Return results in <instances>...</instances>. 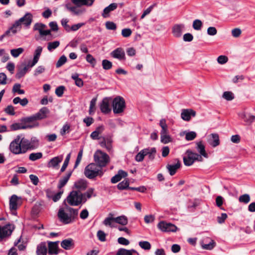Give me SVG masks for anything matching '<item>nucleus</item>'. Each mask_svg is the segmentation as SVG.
Instances as JSON below:
<instances>
[{
  "label": "nucleus",
  "instance_id": "f257e3e1",
  "mask_svg": "<svg viewBox=\"0 0 255 255\" xmlns=\"http://www.w3.org/2000/svg\"><path fill=\"white\" fill-rule=\"evenodd\" d=\"M23 137L17 135L10 143L9 149L14 154H23L26 152L25 144Z\"/></svg>",
  "mask_w": 255,
  "mask_h": 255
},
{
  "label": "nucleus",
  "instance_id": "f03ea898",
  "mask_svg": "<svg viewBox=\"0 0 255 255\" xmlns=\"http://www.w3.org/2000/svg\"><path fill=\"white\" fill-rule=\"evenodd\" d=\"M32 21V15L29 12L25 14L18 20H16L11 26V29L13 30V34L16 33L18 31L20 30L21 25L26 28H28Z\"/></svg>",
  "mask_w": 255,
  "mask_h": 255
},
{
  "label": "nucleus",
  "instance_id": "7ed1b4c3",
  "mask_svg": "<svg viewBox=\"0 0 255 255\" xmlns=\"http://www.w3.org/2000/svg\"><path fill=\"white\" fill-rule=\"evenodd\" d=\"M67 201L71 206H78L82 203H85L87 198L83 199L82 193L80 191H72L67 197Z\"/></svg>",
  "mask_w": 255,
  "mask_h": 255
},
{
  "label": "nucleus",
  "instance_id": "20e7f679",
  "mask_svg": "<svg viewBox=\"0 0 255 255\" xmlns=\"http://www.w3.org/2000/svg\"><path fill=\"white\" fill-rule=\"evenodd\" d=\"M95 162L102 168L105 167L110 161L109 156L100 150H97L94 155Z\"/></svg>",
  "mask_w": 255,
  "mask_h": 255
},
{
  "label": "nucleus",
  "instance_id": "39448f33",
  "mask_svg": "<svg viewBox=\"0 0 255 255\" xmlns=\"http://www.w3.org/2000/svg\"><path fill=\"white\" fill-rule=\"evenodd\" d=\"M186 154V155L183 157V162L186 166L192 165L195 161H203V158L200 155L192 151L191 150H187Z\"/></svg>",
  "mask_w": 255,
  "mask_h": 255
},
{
  "label": "nucleus",
  "instance_id": "423d86ee",
  "mask_svg": "<svg viewBox=\"0 0 255 255\" xmlns=\"http://www.w3.org/2000/svg\"><path fill=\"white\" fill-rule=\"evenodd\" d=\"M112 106L114 114H118L123 113L126 108L124 99L120 96L116 97L113 100Z\"/></svg>",
  "mask_w": 255,
  "mask_h": 255
},
{
  "label": "nucleus",
  "instance_id": "0eeeda50",
  "mask_svg": "<svg viewBox=\"0 0 255 255\" xmlns=\"http://www.w3.org/2000/svg\"><path fill=\"white\" fill-rule=\"evenodd\" d=\"M84 173L85 175H102L104 173V171L95 162L88 165L85 167Z\"/></svg>",
  "mask_w": 255,
  "mask_h": 255
},
{
  "label": "nucleus",
  "instance_id": "6e6552de",
  "mask_svg": "<svg viewBox=\"0 0 255 255\" xmlns=\"http://www.w3.org/2000/svg\"><path fill=\"white\" fill-rule=\"evenodd\" d=\"M14 229V226L10 224H7L3 226H0V241L9 237Z\"/></svg>",
  "mask_w": 255,
  "mask_h": 255
},
{
  "label": "nucleus",
  "instance_id": "1a4fd4ad",
  "mask_svg": "<svg viewBox=\"0 0 255 255\" xmlns=\"http://www.w3.org/2000/svg\"><path fill=\"white\" fill-rule=\"evenodd\" d=\"M65 7L68 11L71 12L72 14L75 15H81L86 11V8L81 5L71 6L70 4H67Z\"/></svg>",
  "mask_w": 255,
  "mask_h": 255
},
{
  "label": "nucleus",
  "instance_id": "9d476101",
  "mask_svg": "<svg viewBox=\"0 0 255 255\" xmlns=\"http://www.w3.org/2000/svg\"><path fill=\"white\" fill-rule=\"evenodd\" d=\"M112 101V98H104L100 104V108L102 113L104 114H108L111 111L110 103Z\"/></svg>",
  "mask_w": 255,
  "mask_h": 255
},
{
  "label": "nucleus",
  "instance_id": "9b49d317",
  "mask_svg": "<svg viewBox=\"0 0 255 255\" xmlns=\"http://www.w3.org/2000/svg\"><path fill=\"white\" fill-rule=\"evenodd\" d=\"M24 142L26 145L25 148L26 152L29 150H33L37 148L39 146V140L35 137H33L31 138L30 140H29L24 137H23Z\"/></svg>",
  "mask_w": 255,
  "mask_h": 255
},
{
  "label": "nucleus",
  "instance_id": "f8f14e48",
  "mask_svg": "<svg viewBox=\"0 0 255 255\" xmlns=\"http://www.w3.org/2000/svg\"><path fill=\"white\" fill-rule=\"evenodd\" d=\"M158 228L162 232H175L177 227L171 223H167L164 221L160 222L157 225Z\"/></svg>",
  "mask_w": 255,
  "mask_h": 255
},
{
  "label": "nucleus",
  "instance_id": "ddd939ff",
  "mask_svg": "<svg viewBox=\"0 0 255 255\" xmlns=\"http://www.w3.org/2000/svg\"><path fill=\"white\" fill-rule=\"evenodd\" d=\"M39 126L38 123H34L30 125H24L22 122L21 123H14L10 126V129L11 131L16 130L20 129L32 128Z\"/></svg>",
  "mask_w": 255,
  "mask_h": 255
},
{
  "label": "nucleus",
  "instance_id": "4468645a",
  "mask_svg": "<svg viewBox=\"0 0 255 255\" xmlns=\"http://www.w3.org/2000/svg\"><path fill=\"white\" fill-rule=\"evenodd\" d=\"M59 220L64 224H69L72 223V219L63 209H60L57 214Z\"/></svg>",
  "mask_w": 255,
  "mask_h": 255
},
{
  "label": "nucleus",
  "instance_id": "2eb2a0df",
  "mask_svg": "<svg viewBox=\"0 0 255 255\" xmlns=\"http://www.w3.org/2000/svg\"><path fill=\"white\" fill-rule=\"evenodd\" d=\"M112 57L117 59L120 61L126 59V55L124 49L122 47H118L110 53Z\"/></svg>",
  "mask_w": 255,
  "mask_h": 255
},
{
  "label": "nucleus",
  "instance_id": "dca6fc26",
  "mask_svg": "<svg viewBox=\"0 0 255 255\" xmlns=\"http://www.w3.org/2000/svg\"><path fill=\"white\" fill-rule=\"evenodd\" d=\"M185 30V25L184 24H176L173 25L172 28V33L175 37H180L182 32Z\"/></svg>",
  "mask_w": 255,
  "mask_h": 255
},
{
  "label": "nucleus",
  "instance_id": "f3484780",
  "mask_svg": "<svg viewBox=\"0 0 255 255\" xmlns=\"http://www.w3.org/2000/svg\"><path fill=\"white\" fill-rule=\"evenodd\" d=\"M196 116V112L192 109H183L181 113V118L185 121H189L191 117H195Z\"/></svg>",
  "mask_w": 255,
  "mask_h": 255
},
{
  "label": "nucleus",
  "instance_id": "a211bd4d",
  "mask_svg": "<svg viewBox=\"0 0 255 255\" xmlns=\"http://www.w3.org/2000/svg\"><path fill=\"white\" fill-rule=\"evenodd\" d=\"M63 159L62 155L54 157L51 159L48 163V167H52L54 169L59 168V164L62 162Z\"/></svg>",
  "mask_w": 255,
  "mask_h": 255
},
{
  "label": "nucleus",
  "instance_id": "6ab92c4d",
  "mask_svg": "<svg viewBox=\"0 0 255 255\" xmlns=\"http://www.w3.org/2000/svg\"><path fill=\"white\" fill-rule=\"evenodd\" d=\"M49 113V110L47 107H44L40 109L39 111L34 115L37 120L38 121L47 118Z\"/></svg>",
  "mask_w": 255,
  "mask_h": 255
},
{
  "label": "nucleus",
  "instance_id": "aec40b11",
  "mask_svg": "<svg viewBox=\"0 0 255 255\" xmlns=\"http://www.w3.org/2000/svg\"><path fill=\"white\" fill-rule=\"evenodd\" d=\"M74 186L77 189V191L81 192L82 191L85 190L87 188L88 182L84 179H80L75 182Z\"/></svg>",
  "mask_w": 255,
  "mask_h": 255
},
{
  "label": "nucleus",
  "instance_id": "412c9836",
  "mask_svg": "<svg viewBox=\"0 0 255 255\" xmlns=\"http://www.w3.org/2000/svg\"><path fill=\"white\" fill-rule=\"evenodd\" d=\"M74 242L71 238L64 240L61 242V247L66 250H69L74 248Z\"/></svg>",
  "mask_w": 255,
  "mask_h": 255
},
{
  "label": "nucleus",
  "instance_id": "4be33fe9",
  "mask_svg": "<svg viewBox=\"0 0 255 255\" xmlns=\"http://www.w3.org/2000/svg\"><path fill=\"white\" fill-rule=\"evenodd\" d=\"M59 242H48V254L50 255H58Z\"/></svg>",
  "mask_w": 255,
  "mask_h": 255
},
{
  "label": "nucleus",
  "instance_id": "5701e85b",
  "mask_svg": "<svg viewBox=\"0 0 255 255\" xmlns=\"http://www.w3.org/2000/svg\"><path fill=\"white\" fill-rule=\"evenodd\" d=\"M176 163L168 164L167 165V168L168 169L169 174L171 175L175 174L176 172V170L180 167V161L178 159H176Z\"/></svg>",
  "mask_w": 255,
  "mask_h": 255
},
{
  "label": "nucleus",
  "instance_id": "b1692460",
  "mask_svg": "<svg viewBox=\"0 0 255 255\" xmlns=\"http://www.w3.org/2000/svg\"><path fill=\"white\" fill-rule=\"evenodd\" d=\"M104 129L105 127L103 125L97 127L95 130L91 133L90 137L94 140L99 139L100 138L99 135L103 132Z\"/></svg>",
  "mask_w": 255,
  "mask_h": 255
},
{
  "label": "nucleus",
  "instance_id": "393cba45",
  "mask_svg": "<svg viewBox=\"0 0 255 255\" xmlns=\"http://www.w3.org/2000/svg\"><path fill=\"white\" fill-rule=\"evenodd\" d=\"M47 249L45 242H41L39 244L36 249V254L37 255H46Z\"/></svg>",
  "mask_w": 255,
  "mask_h": 255
},
{
  "label": "nucleus",
  "instance_id": "a878e982",
  "mask_svg": "<svg viewBox=\"0 0 255 255\" xmlns=\"http://www.w3.org/2000/svg\"><path fill=\"white\" fill-rule=\"evenodd\" d=\"M38 121L35 115H33L29 117H25L21 119L20 121L24 125H32L34 123H38L36 121Z\"/></svg>",
  "mask_w": 255,
  "mask_h": 255
},
{
  "label": "nucleus",
  "instance_id": "bb28decb",
  "mask_svg": "<svg viewBox=\"0 0 255 255\" xmlns=\"http://www.w3.org/2000/svg\"><path fill=\"white\" fill-rule=\"evenodd\" d=\"M71 1L75 5L91 6L93 5L94 0H71Z\"/></svg>",
  "mask_w": 255,
  "mask_h": 255
},
{
  "label": "nucleus",
  "instance_id": "cd10ccee",
  "mask_svg": "<svg viewBox=\"0 0 255 255\" xmlns=\"http://www.w3.org/2000/svg\"><path fill=\"white\" fill-rule=\"evenodd\" d=\"M18 198L16 195L11 196L9 200V209L10 210H16L17 209V200Z\"/></svg>",
  "mask_w": 255,
  "mask_h": 255
},
{
  "label": "nucleus",
  "instance_id": "c85d7f7f",
  "mask_svg": "<svg viewBox=\"0 0 255 255\" xmlns=\"http://www.w3.org/2000/svg\"><path fill=\"white\" fill-rule=\"evenodd\" d=\"M197 150L199 152L201 156H203L206 158L208 157V154L205 151V147L202 141H199L197 143L196 146Z\"/></svg>",
  "mask_w": 255,
  "mask_h": 255
},
{
  "label": "nucleus",
  "instance_id": "c756f323",
  "mask_svg": "<svg viewBox=\"0 0 255 255\" xmlns=\"http://www.w3.org/2000/svg\"><path fill=\"white\" fill-rule=\"evenodd\" d=\"M117 4L116 3H112L109 6L104 8L102 15L104 17H106L111 11L116 9L117 7Z\"/></svg>",
  "mask_w": 255,
  "mask_h": 255
},
{
  "label": "nucleus",
  "instance_id": "7c9ffc66",
  "mask_svg": "<svg viewBox=\"0 0 255 255\" xmlns=\"http://www.w3.org/2000/svg\"><path fill=\"white\" fill-rule=\"evenodd\" d=\"M115 222L123 226H126L128 223V219L125 215L120 216L115 218Z\"/></svg>",
  "mask_w": 255,
  "mask_h": 255
},
{
  "label": "nucleus",
  "instance_id": "2f4dec72",
  "mask_svg": "<svg viewBox=\"0 0 255 255\" xmlns=\"http://www.w3.org/2000/svg\"><path fill=\"white\" fill-rule=\"evenodd\" d=\"M79 74L76 73L72 75L71 78L75 81V84L77 86L82 87L84 84L83 81L79 77Z\"/></svg>",
  "mask_w": 255,
  "mask_h": 255
},
{
  "label": "nucleus",
  "instance_id": "473e14b6",
  "mask_svg": "<svg viewBox=\"0 0 255 255\" xmlns=\"http://www.w3.org/2000/svg\"><path fill=\"white\" fill-rule=\"evenodd\" d=\"M202 248L204 250H212L216 245V243L214 240H210V241L207 243L205 244L204 241L201 243Z\"/></svg>",
  "mask_w": 255,
  "mask_h": 255
},
{
  "label": "nucleus",
  "instance_id": "72a5a7b5",
  "mask_svg": "<svg viewBox=\"0 0 255 255\" xmlns=\"http://www.w3.org/2000/svg\"><path fill=\"white\" fill-rule=\"evenodd\" d=\"M148 150L143 149L138 152L135 156V159L137 161L140 162L143 160L144 157L148 153Z\"/></svg>",
  "mask_w": 255,
  "mask_h": 255
},
{
  "label": "nucleus",
  "instance_id": "f704fd0d",
  "mask_svg": "<svg viewBox=\"0 0 255 255\" xmlns=\"http://www.w3.org/2000/svg\"><path fill=\"white\" fill-rule=\"evenodd\" d=\"M113 214L109 213V216L103 221V224L106 226L112 227V222H115V217H113Z\"/></svg>",
  "mask_w": 255,
  "mask_h": 255
},
{
  "label": "nucleus",
  "instance_id": "c9c22d12",
  "mask_svg": "<svg viewBox=\"0 0 255 255\" xmlns=\"http://www.w3.org/2000/svg\"><path fill=\"white\" fill-rule=\"evenodd\" d=\"M28 71V66H24L22 68H19L18 72L15 75L17 79H20L23 77Z\"/></svg>",
  "mask_w": 255,
  "mask_h": 255
},
{
  "label": "nucleus",
  "instance_id": "e433bc0d",
  "mask_svg": "<svg viewBox=\"0 0 255 255\" xmlns=\"http://www.w3.org/2000/svg\"><path fill=\"white\" fill-rule=\"evenodd\" d=\"M68 210L70 213V216L72 219V223L74 222L75 220L77 218L78 215V210L75 209L71 207H68L67 208Z\"/></svg>",
  "mask_w": 255,
  "mask_h": 255
},
{
  "label": "nucleus",
  "instance_id": "4c0bfd02",
  "mask_svg": "<svg viewBox=\"0 0 255 255\" xmlns=\"http://www.w3.org/2000/svg\"><path fill=\"white\" fill-rule=\"evenodd\" d=\"M94 188H90L88 189V190L84 193H82V195L83 196V199L85 198L90 199L92 197V196L94 197H95L96 195L94 193Z\"/></svg>",
  "mask_w": 255,
  "mask_h": 255
},
{
  "label": "nucleus",
  "instance_id": "58836bf2",
  "mask_svg": "<svg viewBox=\"0 0 255 255\" xmlns=\"http://www.w3.org/2000/svg\"><path fill=\"white\" fill-rule=\"evenodd\" d=\"M213 141L210 143L213 147H216L220 144L219 135L217 133H212L211 134Z\"/></svg>",
  "mask_w": 255,
  "mask_h": 255
},
{
  "label": "nucleus",
  "instance_id": "ea45409f",
  "mask_svg": "<svg viewBox=\"0 0 255 255\" xmlns=\"http://www.w3.org/2000/svg\"><path fill=\"white\" fill-rule=\"evenodd\" d=\"M46 27V25L42 23H36L34 24L33 27L34 30H37L39 31L40 35H41L44 29Z\"/></svg>",
  "mask_w": 255,
  "mask_h": 255
},
{
  "label": "nucleus",
  "instance_id": "a19ab883",
  "mask_svg": "<svg viewBox=\"0 0 255 255\" xmlns=\"http://www.w3.org/2000/svg\"><path fill=\"white\" fill-rule=\"evenodd\" d=\"M42 153L41 152L31 153L29 155V159L31 161H35L41 158Z\"/></svg>",
  "mask_w": 255,
  "mask_h": 255
},
{
  "label": "nucleus",
  "instance_id": "79ce46f5",
  "mask_svg": "<svg viewBox=\"0 0 255 255\" xmlns=\"http://www.w3.org/2000/svg\"><path fill=\"white\" fill-rule=\"evenodd\" d=\"M70 157H71V153H69V154H68L67 155L66 157L64 160V163L61 168V169H60L61 173H62L65 171V170H66V168L67 167L68 164L69 163Z\"/></svg>",
  "mask_w": 255,
  "mask_h": 255
},
{
  "label": "nucleus",
  "instance_id": "37998d69",
  "mask_svg": "<svg viewBox=\"0 0 255 255\" xmlns=\"http://www.w3.org/2000/svg\"><path fill=\"white\" fill-rule=\"evenodd\" d=\"M129 185V181L128 179H125L122 182H121L117 185V187L119 190H124L128 189Z\"/></svg>",
  "mask_w": 255,
  "mask_h": 255
},
{
  "label": "nucleus",
  "instance_id": "c03bdc74",
  "mask_svg": "<svg viewBox=\"0 0 255 255\" xmlns=\"http://www.w3.org/2000/svg\"><path fill=\"white\" fill-rule=\"evenodd\" d=\"M102 65L104 70H110L112 68V63L108 60L104 59L102 61Z\"/></svg>",
  "mask_w": 255,
  "mask_h": 255
},
{
  "label": "nucleus",
  "instance_id": "a18cd8bd",
  "mask_svg": "<svg viewBox=\"0 0 255 255\" xmlns=\"http://www.w3.org/2000/svg\"><path fill=\"white\" fill-rule=\"evenodd\" d=\"M24 51L22 48H18L16 49H13L10 50V53L11 55L14 57H17L21 54Z\"/></svg>",
  "mask_w": 255,
  "mask_h": 255
},
{
  "label": "nucleus",
  "instance_id": "49530a36",
  "mask_svg": "<svg viewBox=\"0 0 255 255\" xmlns=\"http://www.w3.org/2000/svg\"><path fill=\"white\" fill-rule=\"evenodd\" d=\"M42 51V47L41 46H38L34 51V62L35 61H38L39 57L41 55Z\"/></svg>",
  "mask_w": 255,
  "mask_h": 255
},
{
  "label": "nucleus",
  "instance_id": "de8ad7c7",
  "mask_svg": "<svg viewBox=\"0 0 255 255\" xmlns=\"http://www.w3.org/2000/svg\"><path fill=\"white\" fill-rule=\"evenodd\" d=\"M60 45V42L58 41H55L54 42H49L48 43L47 49L49 51H52L53 50L57 48Z\"/></svg>",
  "mask_w": 255,
  "mask_h": 255
},
{
  "label": "nucleus",
  "instance_id": "09e8293b",
  "mask_svg": "<svg viewBox=\"0 0 255 255\" xmlns=\"http://www.w3.org/2000/svg\"><path fill=\"white\" fill-rule=\"evenodd\" d=\"M96 101V98H93L90 102V108L89 110V113L90 115H93L95 113Z\"/></svg>",
  "mask_w": 255,
  "mask_h": 255
},
{
  "label": "nucleus",
  "instance_id": "8fccbe9b",
  "mask_svg": "<svg viewBox=\"0 0 255 255\" xmlns=\"http://www.w3.org/2000/svg\"><path fill=\"white\" fill-rule=\"evenodd\" d=\"M202 22L199 19H195L193 22V27L196 30H201L202 26Z\"/></svg>",
  "mask_w": 255,
  "mask_h": 255
},
{
  "label": "nucleus",
  "instance_id": "3c124183",
  "mask_svg": "<svg viewBox=\"0 0 255 255\" xmlns=\"http://www.w3.org/2000/svg\"><path fill=\"white\" fill-rule=\"evenodd\" d=\"M141 248L145 250H149L151 249V245L147 241H140L138 243Z\"/></svg>",
  "mask_w": 255,
  "mask_h": 255
},
{
  "label": "nucleus",
  "instance_id": "603ef678",
  "mask_svg": "<svg viewBox=\"0 0 255 255\" xmlns=\"http://www.w3.org/2000/svg\"><path fill=\"white\" fill-rule=\"evenodd\" d=\"M21 85L20 84H15L12 88V91L14 93H17L18 94H24L25 92L23 90L20 89Z\"/></svg>",
  "mask_w": 255,
  "mask_h": 255
},
{
  "label": "nucleus",
  "instance_id": "864d4df0",
  "mask_svg": "<svg viewBox=\"0 0 255 255\" xmlns=\"http://www.w3.org/2000/svg\"><path fill=\"white\" fill-rule=\"evenodd\" d=\"M197 136V134L195 131H189L185 132V139L187 140H192Z\"/></svg>",
  "mask_w": 255,
  "mask_h": 255
},
{
  "label": "nucleus",
  "instance_id": "5fc2aeb1",
  "mask_svg": "<svg viewBox=\"0 0 255 255\" xmlns=\"http://www.w3.org/2000/svg\"><path fill=\"white\" fill-rule=\"evenodd\" d=\"M239 200L241 203L245 204L248 203L250 201V197L249 195L247 194H244L240 196Z\"/></svg>",
  "mask_w": 255,
  "mask_h": 255
},
{
  "label": "nucleus",
  "instance_id": "6e6d98bb",
  "mask_svg": "<svg viewBox=\"0 0 255 255\" xmlns=\"http://www.w3.org/2000/svg\"><path fill=\"white\" fill-rule=\"evenodd\" d=\"M67 61V57L65 55L61 56L56 63L57 68L60 67L64 65Z\"/></svg>",
  "mask_w": 255,
  "mask_h": 255
},
{
  "label": "nucleus",
  "instance_id": "4d7b16f0",
  "mask_svg": "<svg viewBox=\"0 0 255 255\" xmlns=\"http://www.w3.org/2000/svg\"><path fill=\"white\" fill-rule=\"evenodd\" d=\"M70 177V176H64L63 179H60L59 182V184L58 185V188L61 189L64 187L68 181Z\"/></svg>",
  "mask_w": 255,
  "mask_h": 255
},
{
  "label": "nucleus",
  "instance_id": "13d9d810",
  "mask_svg": "<svg viewBox=\"0 0 255 255\" xmlns=\"http://www.w3.org/2000/svg\"><path fill=\"white\" fill-rule=\"evenodd\" d=\"M86 59L88 62H89L92 65V67H94L95 66L96 63V59L91 54H87L86 56Z\"/></svg>",
  "mask_w": 255,
  "mask_h": 255
},
{
  "label": "nucleus",
  "instance_id": "bf43d9fd",
  "mask_svg": "<svg viewBox=\"0 0 255 255\" xmlns=\"http://www.w3.org/2000/svg\"><path fill=\"white\" fill-rule=\"evenodd\" d=\"M69 20L67 18H63L61 20V23L64 29L68 32H69L70 25L68 24Z\"/></svg>",
  "mask_w": 255,
  "mask_h": 255
},
{
  "label": "nucleus",
  "instance_id": "052dcab7",
  "mask_svg": "<svg viewBox=\"0 0 255 255\" xmlns=\"http://www.w3.org/2000/svg\"><path fill=\"white\" fill-rule=\"evenodd\" d=\"M84 25L85 23H78L77 24H73L71 26H70L69 32L76 31Z\"/></svg>",
  "mask_w": 255,
  "mask_h": 255
},
{
  "label": "nucleus",
  "instance_id": "680f3d73",
  "mask_svg": "<svg viewBox=\"0 0 255 255\" xmlns=\"http://www.w3.org/2000/svg\"><path fill=\"white\" fill-rule=\"evenodd\" d=\"M148 150V153H147L146 155H148V157L150 159H153L154 158L155 154L156 153V148L155 147H152L151 148H146Z\"/></svg>",
  "mask_w": 255,
  "mask_h": 255
},
{
  "label": "nucleus",
  "instance_id": "e2e57ef3",
  "mask_svg": "<svg viewBox=\"0 0 255 255\" xmlns=\"http://www.w3.org/2000/svg\"><path fill=\"white\" fill-rule=\"evenodd\" d=\"M65 90V87L64 86H60L56 89L55 94L58 97H61L62 96Z\"/></svg>",
  "mask_w": 255,
  "mask_h": 255
},
{
  "label": "nucleus",
  "instance_id": "0e129e2a",
  "mask_svg": "<svg viewBox=\"0 0 255 255\" xmlns=\"http://www.w3.org/2000/svg\"><path fill=\"white\" fill-rule=\"evenodd\" d=\"M116 255H132V254L129 250L121 248L118 250Z\"/></svg>",
  "mask_w": 255,
  "mask_h": 255
},
{
  "label": "nucleus",
  "instance_id": "69168bd1",
  "mask_svg": "<svg viewBox=\"0 0 255 255\" xmlns=\"http://www.w3.org/2000/svg\"><path fill=\"white\" fill-rule=\"evenodd\" d=\"M40 204H35L32 207L31 213L33 215H37L41 210Z\"/></svg>",
  "mask_w": 255,
  "mask_h": 255
},
{
  "label": "nucleus",
  "instance_id": "338daca9",
  "mask_svg": "<svg viewBox=\"0 0 255 255\" xmlns=\"http://www.w3.org/2000/svg\"><path fill=\"white\" fill-rule=\"evenodd\" d=\"M113 140L111 137H106V149L108 151H111L112 149Z\"/></svg>",
  "mask_w": 255,
  "mask_h": 255
},
{
  "label": "nucleus",
  "instance_id": "774afa93",
  "mask_svg": "<svg viewBox=\"0 0 255 255\" xmlns=\"http://www.w3.org/2000/svg\"><path fill=\"white\" fill-rule=\"evenodd\" d=\"M161 141L163 143H167L171 141V138L169 134L161 135Z\"/></svg>",
  "mask_w": 255,
  "mask_h": 255
}]
</instances>
